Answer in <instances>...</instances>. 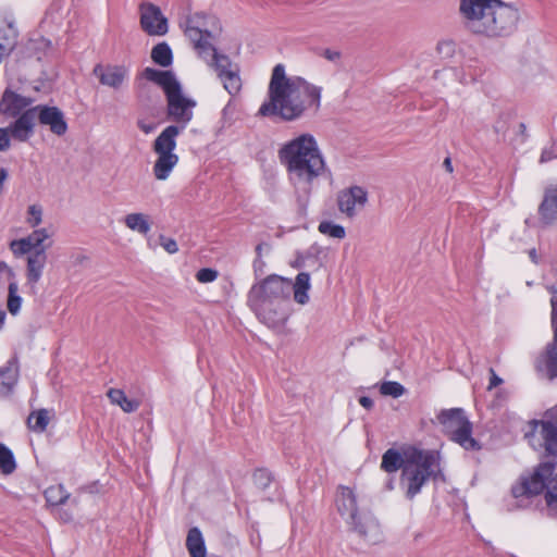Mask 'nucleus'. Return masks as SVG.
I'll return each instance as SVG.
<instances>
[{
	"instance_id": "1",
	"label": "nucleus",
	"mask_w": 557,
	"mask_h": 557,
	"mask_svg": "<svg viewBox=\"0 0 557 557\" xmlns=\"http://www.w3.org/2000/svg\"><path fill=\"white\" fill-rule=\"evenodd\" d=\"M322 88L300 76H287L285 66L276 64L272 70L268 88L269 100L259 108L261 116H278L293 122L313 109L319 110Z\"/></svg>"
},
{
	"instance_id": "2",
	"label": "nucleus",
	"mask_w": 557,
	"mask_h": 557,
	"mask_svg": "<svg viewBox=\"0 0 557 557\" xmlns=\"http://www.w3.org/2000/svg\"><path fill=\"white\" fill-rule=\"evenodd\" d=\"M381 468L387 473L401 469L400 485L408 499H413L431 479L442 475L440 453L410 446L403 454L394 448L382 456Z\"/></svg>"
},
{
	"instance_id": "3",
	"label": "nucleus",
	"mask_w": 557,
	"mask_h": 557,
	"mask_svg": "<svg viewBox=\"0 0 557 557\" xmlns=\"http://www.w3.org/2000/svg\"><path fill=\"white\" fill-rule=\"evenodd\" d=\"M292 289L290 280L272 274L251 286L247 301L263 324L280 331L289 317Z\"/></svg>"
},
{
	"instance_id": "4",
	"label": "nucleus",
	"mask_w": 557,
	"mask_h": 557,
	"mask_svg": "<svg viewBox=\"0 0 557 557\" xmlns=\"http://www.w3.org/2000/svg\"><path fill=\"white\" fill-rule=\"evenodd\" d=\"M278 159L293 181L308 186L325 170L318 143L308 133L284 144L278 150Z\"/></svg>"
},
{
	"instance_id": "5",
	"label": "nucleus",
	"mask_w": 557,
	"mask_h": 557,
	"mask_svg": "<svg viewBox=\"0 0 557 557\" xmlns=\"http://www.w3.org/2000/svg\"><path fill=\"white\" fill-rule=\"evenodd\" d=\"M141 75L163 89L168 102V119L175 122V126L182 132L193 119L196 101L183 95L182 86L171 71L146 67Z\"/></svg>"
},
{
	"instance_id": "6",
	"label": "nucleus",
	"mask_w": 557,
	"mask_h": 557,
	"mask_svg": "<svg viewBox=\"0 0 557 557\" xmlns=\"http://www.w3.org/2000/svg\"><path fill=\"white\" fill-rule=\"evenodd\" d=\"M335 504L339 515L347 519L352 530L366 542L375 544L381 540L377 520L371 513H358L357 496L350 487H338Z\"/></svg>"
},
{
	"instance_id": "7",
	"label": "nucleus",
	"mask_w": 557,
	"mask_h": 557,
	"mask_svg": "<svg viewBox=\"0 0 557 557\" xmlns=\"http://www.w3.org/2000/svg\"><path fill=\"white\" fill-rule=\"evenodd\" d=\"M180 27L194 49L203 58L205 53L209 52V48H212L210 40L222 32L219 18L202 11L187 14L180 22Z\"/></svg>"
},
{
	"instance_id": "8",
	"label": "nucleus",
	"mask_w": 557,
	"mask_h": 557,
	"mask_svg": "<svg viewBox=\"0 0 557 557\" xmlns=\"http://www.w3.org/2000/svg\"><path fill=\"white\" fill-rule=\"evenodd\" d=\"M437 421L443 432L455 443L466 450H480L481 444L472 436V423L469 421L463 409H443L437 414Z\"/></svg>"
},
{
	"instance_id": "9",
	"label": "nucleus",
	"mask_w": 557,
	"mask_h": 557,
	"mask_svg": "<svg viewBox=\"0 0 557 557\" xmlns=\"http://www.w3.org/2000/svg\"><path fill=\"white\" fill-rule=\"evenodd\" d=\"M180 133L181 128L178 126L169 125L153 143V151L158 154L153 164V174L159 181L166 180L178 163V156L174 153V150L176 148V137Z\"/></svg>"
},
{
	"instance_id": "10",
	"label": "nucleus",
	"mask_w": 557,
	"mask_h": 557,
	"mask_svg": "<svg viewBox=\"0 0 557 557\" xmlns=\"http://www.w3.org/2000/svg\"><path fill=\"white\" fill-rule=\"evenodd\" d=\"M497 0H459V14L465 28L483 36Z\"/></svg>"
},
{
	"instance_id": "11",
	"label": "nucleus",
	"mask_w": 557,
	"mask_h": 557,
	"mask_svg": "<svg viewBox=\"0 0 557 557\" xmlns=\"http://www.w3.org/2000/svg\"><path fill=\"white\" fill-rule=\"evenodd\" d=\"M520 14L517 8L497 0L483 37L496 39L512 35L518 27Z\"/></svg>"
},
{
	"instance_id": "12",
	"label": "nucleus",
	"mask_w": 557,
	"mask_h": 557,
	"mask_svg": "<svg viewBox=\"0 0 557 557\" xmlns=\"http://www.w3.org/2000/svg\"><path fill=\"white\" fill-rule=\"evenodd\" d=\"M209 51H211V58L208 65L215 72L224 89L231 96H236L243 85L239 65L234 63L227 54L219 52L213 45L212 48H209Z\"/></svg>"
},
{
	"instance_id": "13",
	"label": "nucleus",
	"mask_w": 557,
	"mask_h": 557,
	"mask_svg": "<svg viewBox=\"0 0 557 557\" xmlns=\"http://www.w3.org/2000/svg\"><path fill=\"white\" fill-rule=\"evenodd\" d=\"M534 448H544L548 455H557V405L545 412V419L534 421L533 430L527 434Z\"/></svg>"
},
{
	"instance_id": "14",
	"label": "nucleus",
	"mask_w": 557,
	"mask_h": 557,
	"mask_svg": "<svg viewBox=\"0 0 557 557\" xmlns=\"http://www.w3.org/2000/svg\"><path fill=\"white\" fill-rule=\"evenodd\" d=\"M555 466L553 463H542L530 478H524L521 482L511 488L512 496L530 497L541 494L545 488H549L546 480L553 474Z\"/></svg>"
},
{
	"instance_id": "15",
	"label": "nucleus",
	"mask_w": 557,
	"mask_h": 557,
	"mask_svg": "<svg viewBox=\"0 0 557 557\" xmlns=\"http://www.w3.org/2000/svg\"><path fill=\"white\" fill-rule=\"evenodd\" d=\"M140 26L149 36H163L168 33V18L162 14L160 8L150 2H143L139 5Z\"/></svg>"
},
{
	"instance_id": "16",
	"label": "nucleus",
	"mask_w": 557,
	"mask_h": 557,
	"mask_svg": "<svg viewBox=\"0 0 557 557\" xmlns=\"http://www.w3.org/2000/svg\"><path fill=\"white\" fill-rule=\"evenodd\" d=\"M368 202V191L361 186H351L339 191L337 196L338 210L348 218L356 214Z\"/></svg>"
},
{
	"instance_id": "17",
	"label": "nucleus",
	"mask_w": 557,
	"mask_h": 557,
	"mask_svg": "<svg viewBox=\"0 0 557 557\" xmlns=\"http://www.w3.org/2000/svg\"><path fill=\"white\" fill-rule=\"evenodd\" d=\"M36 119L41 125L49 126L51 133L63 136L67 132L64 113L58 107L35 106Z\"/></svg>"
},
{
	"instance_id": "18",
	"label": "nucleus",
	"mask_w": 557,
	"mask_h": 557,
	"mask_svg": "<svg viewBox=\"0 0 557 557\" xmlns=\"http://www.w3.org/2000/svg\"><path fill=\"white\" fill-rule=\"evenodd\" d=\"M539 221L543 226L557 224V184L548 185L537 208Z\"/></svg>"
},
{
	"instance_id": "19",
	"label": "nucleus",
	"mask_w": 557,
	"mask_h": 557,
	"mask_svg": "<svg viewBox=\"0 0 557 557\" xmlns=\"http://www.w3.org/2000/svg\"><path fill=\"white\" fill-rule=\"evenodd\" d=\"M47 253L45 249H39L37 251H33L29 256H27V264H26V286L29 288L33 295L37 294V284L40 281L44 269L47 263Z\"/></svg>"
},
{
	"instance_id": "20",
	"label": "nucleus",
	"mask_w": 557,
	"mask_h": 557,
	"mask_svg": "<svg viewBox=\"0 0 557 557\" xmlns=\"http://www.w3.org/2000/svg\"><path fill=\"white\" fill-rule=\"evenodd\" d=\"M36 121V109L28 108L8 128L11 136L18 141H26L34 132Z\"/></svg>"
},
{
	"instance_id": "21",
	"label": "nucleus",
	"mask_w": 557,
	"mask_h": 557,
	"mask_svg": "<svg viewBox=\"0 0 557 557\" xmlns=\"http://www.w3.org/2000/svg\"><path fill=\"white\" fill-rule=\"evenodd\" d=\"M32 102V98L24 97L15 91L7 89L0 101V112L8 116L16 117L27 110Z\"/></svg>"
},
{
	"instance_id": "22",
	"label": "nucleus",
	"mask_w": 557,
	"mask_h": 557,
	"mask_svg": "<svg viewBox=\"0 0 557 557\" xmlns=\"http://www.w3.org/2000/svg\"><path fill=\"white\" fill-rule=\"evenodd\" d=\"M94 74L102 85L119 89L127 76V71L123 66L97 64Z\"/></svg>"
},
{
	"instance_id": "23",
	"label": "nucleus",
	"mask_w": 557,
	"mask_h": 557,
	"mask_svg": "<svg viewBox=\"0 0 557 557\" xmlns=\"http://www.w3.org/2000/svg\"><path fill=\"white\" fill-rule=\"evenodd\" d=\"M18 377V359L16 356H13L0 368V393L5 396L10 395L16 386Z\"/></svg>"
},
{
	"instance_id": "24",
	"label": "nucleus",
	"mask_w": 557,
	"mask_h": 557,
	"mask_svg": "<svg viewBox=\"0 0 557 557\" xmlns=\"http://www.w3.org/2000/svg\"><path fill=\"white\" fill-rule=\"evenodd\" d=\"M536 369L549 380L557 377L556 334H554L553 342L547 345L545 352L537 359Z\"/></svg>"
},
{
	"instance_id": "25",
	"label": "nucleus",
	"mask_w": 557,
	"mask_h": 557,
	"mask_svg": "<svg viewBox=\"0 0 557 557\" xmlns=\"http://www.w3.org/2000/svg\"><path fill=\"white\" fill-rule=\"evenodd\" d=\"M52 418V410L38 409L34 410L27 417V428L35 433H44Z\"/></svg>"
},
{
	"instance_id": "26",
	"label": "nucleus",
	"mask_w": 557,
	"mask_h": 557,
	"mask_svg": "<svg viewBox=\"0 0 557 557\" xmlns=\"http://www.w3.org/2000/svg\"><path fill=\"white\" fill-rule=\"evenodd\" d=\"M186 547L190 557H206V545L201 531L194 527L188 531Z\"/></svg>"
},
{
	"instance_id": "27",
	"label": "nucleus",
	"mask_w": 557,
	"mask_h": 557,
	"mask_svg": "<svg viewBox=\"0 0 557 557\" xmlns=\"http://www.w3.org/2000/svg\"><path fill=\"white\" fill-rule=\"evenodd\" d=\"M310 288V275L307 272H300L293 283L294 299L300 305L309 301L308 290Z\"/></svg>"
},
{
	"instance_id": "28",
	"label": "nucleus",
	"mask_w": 557,
	"mask_h": 557,
	"mask_svg": "<svg viewBox=\"0 0 557 557\" xmlns=\"http://www.w3.org/2000/svg\"><path fill=\"white\" fill-rule=\"evenodd\" d=\"M110 401L121 407L124 412L131 413L138 409L139 403L127 398L125 393L119 388H110L107 393Z\"/></svg>"
},
{
	"instance_id": "29",
	"label": "nucleus",
	"mask_w": 557,
	"mask_h": 557,
	"mask_svg": "<svg viewBox=\"0 0 557 557\" xmlns=\"http://www.w3.org/2000/svg\"><path fill=\"white\" fill-rule=\"evenodd\" d=\"M151 59L162 67L170 66L173 62V53L170 46L166 42L156 45L151 50Z\"/></svg>"
},
{
	"instance_id": "30",
	"label": "nucleus",
	"mask_w": 557,
	"mask_h": 557,
	"mask_svg": "<svg viewBox=\"0 0 557 557\" xmlns=\"http://www.w3.org/2000/svg\"><path fill=\"white\" fill-rule=\"evenodd\" d=\"M124 223L129 230L144 235L150 231V223L144 213H129L125 215Z\"/></svg>"
},
{
	"instance_id": "31",
	"label": "nucleus",
	"mask_w": 557,
	"mask_h": 557,
	"mask_svg": "<svg viewBox=\"0 0 557 557\" xmlns=\"http://www.w3.org/2000/svg\"><path fill=\"white\" fill-rule=\"evenodd\" d=\"M44 494L50 506L63 505L70 497L62 484L49 486Z\"/></svg>"
},
{
	"instance_id": "32",
	"label": "nucleus",
	"mask_w": 557,
	"mask_h": 557,
	"mask_svg": "<svg viewBox=\"0 0 557 557\" xmlns=\"http://www.w3.org/2000/svg\"><path fill=\"white\" fill-rule=\"evenodd\" d=\"M16 469L13 453L4 444L0 443V470L3 474H11Z\"/></svg>"
},
{
	"instance_id": "33",
	"label": "nucleus",
	"mask_w": 557,
	"mask_h": 557,
	"mask_svg": "<svg viewBox=\"0 0 557 557\" xmlns=\"http://www.w3.org/2000/svg\"><path fill=\"white\" fill-rule=\"evenodd\" d=\"M9 295H8V310L11 314L16 315L20 312L22 306V298L17 294L18 286L16 282H11L9 284Z\"/></svg>"
},
{
	"instance_id": "34",
	"label": "nucleus",
	"mask_w": 557,
	"mask_h": 557,
	"mask_svg": "<svg viewBox=\"0 0 557 557\" xmlns=\"http://www.w3.org/2000/svg\"><path fill=\"white\" fill-rule=\"evenodd\" d=\"M318 230L321 234L327 235L333 238L343 239L346 235L344 226L335 224L331 221H322Z\"/></svg>"
},
{
	"instance_id": "35",
	"label": "nucleus",
	"mask_w": 557,
	"mask_h": 557,
	"mask_svg": "<svg viewBox=\"0 0 557 557\" xmlns=\"http://www.w3.org/2000/svg\"><path fill=\"white\" fill-rule=\"evenodd\" d=\"M380 393L384 396L398 398L406 393V388L398 382L385 381L380 386Z\"/></svg>"
},
{
	"instance_id": "36",
	"label": "nucleus",
	"mask_w": 557,
	"mask_h": 557,
	"mask_svg": "<svg viewBox=\"0 0 557 557\" xmlns=\"http://www.w3.org/2000/svg\"><path fill=\"white\" fill-rule=\"evenodd\" d=\"M28 216L26 222L32 226H38L42 221V208L39 205H32L27 210Z\"/></svg>"
},
{
	"instance_id": "37",
	"label": "nucleus",
	"mask_w": 557,
	"mask_h": 557,
	"mask_svg": "<svg viewBox=\"0 0 557 557\" xmlns=\"http://www.w3.org/2000/svg\"><path fill=\"white\" fill-rule=\"evenodd\" d=\"M253 482L259 488H267L272 482L271 473L265 469H258L253 473Z\"/></svg>"
},
{
	"instance_id": "38",
	"label": "nucleus",
	"mask_w": 557,
	"mask_h": 557,
	"mask_svg": "<svg viewBox=\"0 0 557 557\" xmlns=\"http://www.w3.org/2000/svg\"><path fill=\"white\" fill-rule=\"evenodd\" d=\"M547 290L552 294L550 306H552V327L554 334H556L557 343V288L555 286H547Z\"/></svg>"
},
{
	"instance_id": "39",
	"label": "nucleus",
	"mask_w": 557,
	"mask_h": 557,
	"mask_svg": "<svg viewBox=\"0 0 557 557\" xmlns=\"http://www.w3.org/2000/svg\"><path fill=\"white\" fill-rule=\"evenodd\" d=\"M554 159H557V145L556 140L552 138L550 145L542 149L539 162L543 164Z\"/></svg>"
},
{
	"instance_id": "40",
	"label": "nucleus",
	"mask_w": 557,
	"mask_h": 557,
	"mask_svg": "<svg viewBox=\"0 0 557 557\" xmlns=\"http://www.w3.org/2000/svg\"><path fill=\"white\" fill-rule=\"evenodd\" d=\"M30 235L34 238L35 244L39 248H45V251H46L50 247V244L45 245V240L50 238V236H51V233L47 228L44 227V228L35 230L30 233Z\"/></svg>"
},
{
	"instance_id": "41",
	"label": "nucleus",
	"mask_w": 557,
	"mask_h": 557,
	"mask_svg": "<svg viewBox=\"0 0 557 557\" xmlns=\"http://www.w3.org/2000/svg\"><path fill=\"white\" fill-rule=\"evenodd\" d=\"M218 277V271L211 268H202L197 274L196 278L200 283H211Z\"/></svg>"
},
{
	"instance_id": "42",
	"label": "nucleus",
	"mask_w": 557,
	"mask_h": 557,
	"mask_svg": "<svg viewBox=\"0 0 557 557\" xmlns=\"http://www.w3.org/2000/svg\"><path fill=\"white\" fill-rule=\"evenodd\" d=\"M160 245L164 248L169 253H175L178 251V246L175 239L166 237L164 235L159 236Z\"/></svg>"
},
{
	"instance_id": "43",
	"label": "nucleus",
	"mask_w": 557,
	"mask_h": 557,
	"mask_svg": "<svg viewBox=\"0 0 557 557\" xmlns=\"http://www.w3.org/2000/svg\"><path fill=\"white\" fill-rule=\"evenodd\" d=\"M10 248L13 251V253L16 256L17 255L29 256V251L26 248L25 240H23L22 238L13 240L10 245Z\"/></svg>"
},
{
	"instance_id": "44",
	"label": "nucleus",
	"mask_w": 557,
	"mask_h": 557,
	"mask_svg": "<svg viewBox=\"0 0 557 557\" xmlns=\"http://www.w3.org/2000/svg\"><path fill=\"white\" fill-rule=\"evenodd\" d=\"M11 134L8 127L0 128V151H5L11 145Z\"/></svg>"
},
{
	"instance_id": "45",
	"label": "nucleus",
	"mask_w": 557,
	"mask_h": 557,
	"mask_svg": "<svg viewBox=\"0 0 557 557\" xmlns=\"http://www.w3.org/2000/svg\"><path fill=\"white\" fill-rule=\"evenodd\" d=\"M321 55L323 58H325L326 60H329L330 62H338L341 60V52L337 51V50H332V49H323L322 52H321Z\"/></svg>"
},
{
	"instance_id": "46",
	"label": "nucleus",
	"mask_w": 557,
	"mask_h": 557,
	"mask_svg": "<svg viewBox=\"0 0 557 557\" xmlns=\"http://www.w3.org/2000/svg\"><path fill=\"white\" fill-rule=\"evenodd\" d=\"M137 126L145 134H150V133H152L156 129V124L154 123H148L144 119H139L137 121Z\"/></svg>"
},
{
	"instance_id": "47",
	"label": "nucleus",
	"mask_w": 557,
	"mask_h": 557,
	"mask_svg": "<svg viewBox=\"0 0 557 557\" xmlns=\"http://www.w3.org/2000/svg\"><path fill=\"white\" fill-rule=\"evenodd\" d=\"M23 240H25V244H26V248L27 250L29 251V255L33 253V251H37L39 250L40 248L35 244V240L34 238L32 237V235L29 234L28 236L26 237H23L22 238Z\"/></svg>"
},
{
	"instance_id": "48",
	"label": "nucleus",
	"mask_w": 557,
	"mask_h": 557,
	"mask_svg": "<svg viewBox=\"0 0 557 557\" xmlns=\"http://www.w3.org/2000/svg\"><path fill=\"white\" fill-rule=\"evenodd\" d=\"M491 379L488 389H492L503 383V380L495 373L494 369H490Z\"/></svg>"
},
{
	"instance_id": "49",
	"label": "nucleus",
	"mask_w": 557,
	"mask_h": 557,
	"mask_svg": "<svg viewBox=\"0 0 557 557\" xmlns=\"http://www.w3.org/2000/svg\"><path fill=\"white\" fill-rule=\"evenodd\" d=\"M359 404L367 410H371L373 408V400L368 396H361L359 398Z\"/></svg>"
},
{
	"instance_id": "50",
	"label": "nucleus",
	"mask_w": 557,
	"mask_h": 557,
	"mask_svg": "<svg viewBox=\"0 0 557 557\" xmlns=\"http://www.w3.org/2000/svg\"><path fill=\"white\" fill-rule=\"evenodd\" d=\"M8 175V170L5 168H0V194L3 190V183L7 181Z\"/></svg>"
},
{
	"instance_id": "51",
	"label": "nucleus",
	"mask_w": 557,
	"mask_h": 557,
	"mask_svg": "<svg viewBox=\"0 0 557 557\" xmlns=\"http://www.w3.org/2000/svg\"><path fill=\"white\" fill-rule=\"evenodd\" d=\"M528 255H529V257H530L531 261H532L534 264H539V262H540V257H539L537 251H536V249H535V248L530 249V250L528 251Z\"/></svg>"
},
{
	"instance_id": "52",
	"label": "nucleus",
	"mask_w": 557,
	"mask_h": 557,
	"mask_svg": "<svg viewBox=\"0 0 557 557\" xmlns=\"http://www.w3.org/2000/svg\"><path fill=\"white\" fill-rule=\"evenodd\" d=\"M443 166L445 168V170L448 173H453L454 168H453L451 159L449 157L444 159Z\"/></svg>"
},
{
	"instance_id": "53",
	"label": "nucleus",
	"mask_w": 557,
	"mask_h": 557,
	"mask_svg": "<svg viewBox=\"0 0 557 557\" xmlns=\"http://www.w3.org/2000/svg\"><path fill=\"white\" fill-rule=\"evenodd\" d=\"M507 129L505 123H500V122H497L495 125H494V131L497 133V134H500V133H505Z\"/></svg>"
},
{
	"instance_id": "54",
	"label": "nucleus",
	"mask_w": 557,
	"mask_h": 557,
	"mask_svg": "<svg viewBox=\"0 0 557 557\" xmlns=\"http://www.w3.org/2000/svg\"><path fill=\"white\" fill-rule=\"evenodd\" d=\"M4 320H5V312L0 310V330L4 325Z\"/></svg>"
},
{
	"instance_id": "55",
	"label": "nucleus",
	"mask_w": 557,
	"mask_h": 557,
	"mask_svg": "<svg viewBox=\"0 0 557 557\" xmlns=\"http://www.w3.org/2000/svg\"><path fill=\"white\" fill-rule=\"evenodd\" d=\"M261 249H262V244H259L257 247H256V251L258 255L261 253Z\"/></svg>"
}]
</instances>
